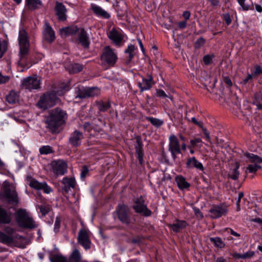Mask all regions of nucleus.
Segmentation results:
<instances>
[{
    "label": "nucleus",
    "instance_id": "nucleus-1",
    "mask_svg": "<svg viewBox=\"0 0 262 262\" xmlns=\"http://www.w3.org/2000/svg\"><path fill=\"white\" fill-rule=\"evenodd\" d=\"M67 118L66 112L56 107L50 111L49 116L46 117L45 123L51 133L57 134L59 132V127L66 123Z\"/></svg>",
    "mask_w": 262,
    "mask_h": 262
},
{
    "label": "nucleus",
    "instance_id": "nucleus-2",
    "mask_svg": "<svg viewBox=\"0 0 262 262\" xmlns=\"http://www.w3.org/2000/svg\"><path fill=\"white\" fill-rule=\"evenodd\" d=\"M67 118L66 112L56 107L50 111L49 116L46 117L45 123L51 133L57 134L59 132V127L66 123Z\"/></svg>",
    "mask_w": 262,
    "mask_h": 262
},
{
    "label": "nucleus",
    "instance_id": "nucleus-3",
    "mask_svg": "<svg viewBox=\"0 0 262 262\" xmlns=\"http://www.w3.org/2000/svg\"><path fill=\"white\" fill-rule=\"evenodd\" d=\"M15 220L18 225L21 228L34 229L37 227L33 219L23 209H18L15 213Z\"/></svg>",
    "mask_w": 262,
    "mask_h": 262
},
{
    "label": "nucleus",
    "instance_id": "nucleus-4",
    "mask_svg": "<svg viewBox=\"0 0 262 262\" xmlns=\"http://www.w3.org/2000/svg\"><path fill=\"white\" fill-rule=\"evenodd\" d=\"M19 56L20 60L18 61L19 64L23 62L26 59L29 52V40L27 32L24 29H21L19 31Z\"/></svg>",
    "mask_w": 262,
    "mask_h": 262
},
{
    "label": "nucleus",
    "instance_id": "nucleus-5",
    "mask_svg": "<svg viewBox=\"0 0 262 262\" xmlns=\"http://www.w3.org/2000/svg\"><path fill=\"white\" fill-rule=\"evenodd\" d=\"M4 231H0V242L4 244L10 245L14 242V238L24 239V237L18 234H15V229L10 226H5Z\"/></svg>",
    "mask_w": 262,
    "mask_h": 262
},
{
    "label": "nucleus",
    "instance_id": "nucleus-6",
    "mask_svg": "<svg viewBox=\"0 0 262 262\" xmlns=\"http://www.w3.org/2000/svg\"><path fill=\"white\" fill-rule=\"evenodd\" d=\"M58 98L55 93H47L40 97L37 105L40 108L46 110L54 106Z\"/></svg>",
    "mask_w": 262,
    "mask_h": 262
},
{
    "label": "nucleus",
    "instance_id": "nucleus-7",
    "mask_svg": "<svg viewBox=\"0 0 262 262\" xmlns=\"http://www.w3.org/2000/svg\"><path fill=\"white\" fill-rule=\"evenodd\" d=\"M4 194L9 203L13 205L18 204V198L15 187L7 181L4 183Z\"/></svg>",
    "mask_w": 262,
    "mask_h": 262
},
{
    "label": "nucleus",
    "instance_id": "nucleus-8",
    "mask_svg": "<svg viewBox=\"0 0 262 262\" xmlns=\"http://www.w3.org/2000/svg\"><path fill=\"white\" fill-rule=\"evenodd\" d=\"M118 219L122 223L128 225L130 223V210L124 204H119L116 211Z\"/></svg>",
    "mask_w": 262,
    "mask_h": 262
},
{
    "label": "nucleus",
    "instance_id": "nucleus-9",
    "mask_svg": "<svg viewBox=\"0 0 262 262\" xmlns=\"http://www.w3.org/2000/svg\"><path fill=\"white\" fill-rule=\"evenodd\" d=\"M168 149L171 152L173 160L177 158V155L181 153V147L177 137L174 135L170 136Z\"/></svg>",
    "mask_w": 262,
    "mask_h": 262
},
{
    "label": "nucleus",
    "instance_id": "nucleus-10",
    "mask_svg": "<svg viewBox=\"0 0 262 262\" xmlns=\"http://www.w3.org/2000/svg\"><path fill=\"white\" fill-rule=\"evenodd\" d=\"M117 59L116 55L110 47L107 46L104 48L101 56V59L102 61L112 66L116 63Z\"/></svg>",
    "mask_w": 262,
    "mask_h": 262
},
{
    "label": "nucleus",
    "instance_id": "nucleus-11",
    "mask_svg": "<svg viewBox=\"0 0 262 262\" xmlns=\"http://www.w3.org/2000/svg\"><path fill=\"white\" fill-rule=\"evenodd\" d=\"M144 203V200L142 196H140L136 199L133 208L137 213L148 216L150 215L151 211L147 208Z\"/></svg>",
    "mask_w": 262,
    "mask_h": 262
},
{
    "label": "nucleus",
    "instance_id": "nucleus-12",
    "mask_svg": "<svg viewBox=\"0 0 262 262\" xmlns=\"http://www.w3.org/2000/svg\"><path fill=\"white\" fill-rule=\"evenodd\" d=\"M40 86V80L36 77H28L23 80L21 87L23 89L31 91L33 89H39Z\"/></svg>",
    "mask_w": 262,
    "mask_h": 262
},
{
    "label": "nucleus",
    "instance_id": "nucleus-13",
    "mask_svg": "<svg viewBox=\"0 0 262 262\" xmlns=\"http://www.w3.org/2000/svg\"><path fill=\"white\" fill-rule=\"evenodd\" d=\"M77 241L78 243L82 246L85 250L89 249L91 248V242L89 233L85 229H82L79 230Z\"/></svg>",
    "mask_w": 262,
    "mask_h": 262
},
{
    "label": "nucleus",
    "instance_id": "nucleus-14",
    "mask_svg": "<svg viewBox=\"0 0 262 262\" xmlns=\"http://www.w3.org/2000/svg\"><path fill=\"white\" fill-rule=\"evenodd\" d=\"M136 143L135 144V154L139 160V163L142 164L143 163L144 152L143 149V143L142 139L140 136H137L135 138Z\"/></svg>",
    "mask_w": 262,
    "mask_h": 262
},
{
    "label": "nucleus",
    "instance_id": "nucleus-15",
    "mask_svg": "<svg viewBox=\"0 0 262 262\" xmlns=\"http://www.w3.org/2000/svg\"><path fill=\"white\" fill-rule=\"evenodd\" d=\"M53 172L57 175H63L67 169V163L62 160L54 161L52 163Z\"/></svg>",
    "mask_w": 262,
    "mask_h": 262
},
{
    "label": "nucleus",
    "instance_id": "nucleus-16",
    "mask_svg": "<svg viewBox=\"0 0 262 262\" xmlns=\"http://www.w3.org/2000/svg\"><path fill=\"white\" fill-rule=\"evenodd\" d=\"M210 216L213 219H216L226 215L227 212V208L224 206L216 205L213 206L209 211Z\"/></svg>",
    "mask_w": 262,
    "mask_h": 262
},
{
    "label": "nucleus",
    "instance_id": "nucleus-17",
    "mask_svg": "<svg viewBox=\"0 0 262 262\" xmlns=\"http://www.w3.org/2000/svg\"><path fill=\"white\" fill-rule=\"evenodd\" d=\"M108 38L112 40L116 45L121 46L122 45L123 39V35L118 32L116 29L113 28L108 34Z\"/></svg>",
    "mask_w": 262,
    "mask_h": 262
},
{
    "label": "nucleus",
    "instance_id": "nucleus-18",
    "mask_svg": "<svg viewBox=\"0 0 262 262\" xmlns=\"http://www.w3.org/2000/svg\"><path fill=\"white\" fill-rule=\"evenodd\" d=\"M83 136L82 133L78 130L73 132L69 138V143L73 146L77 147L81 143V140L83 139Z\"/></svg>",
    "mask_w": 262,
    "mask_h": 262
},
{
    "label": "nucleus",
    "instance_id": "nucleus-19",
    "mask_svg": "<svg viewBox=\"0 0 262 262\" xmlns=\"http://www.w3.org/2000/svg\"><path fill=\"white\" fill-rule=\"evenodd\" d=\"M43 39L49 42H51L55 39V34L52 28L49 23L45 22V28L43 32Z\"/></svg>",
    "mask_w": 262,
    "mask_h": 262
},
{
    "label": "nucleus",
    "instance_id": "nucleus-20",
    "mask_svg": "<svg viewBox=\"0 0 262 262\" xmlns=\"http://www.w3.org/2000/svg\"><path fill=\"white\" fill-rule=\"evenodd\" d=\"M29 184L30 187L37 190H43L46 193H49L52 191L51 188L46 183H39L35 179L31 180Z\"/></svg>",
    "mask_w": 262,
    "mask_h": 262
},
{
    "label": "nucleus",
    "instance_id": "nucleus-21",
    "mask_svg": "<svg viewBox=\"0 0 262 262\" xmlns=\"http://www.w3.org/2000/svg\"><path fill=\"white\" fill-rule=\"evenodd\" d=\"M55 9L59 20L64 21L67 19V9L65 6L61 3L56 2Z\"/></svg>",
    "mask_w": 262,
    "mask_h": 262
},
{
    "label": "nucleus",
    "instance_id": "nucleus-22",
    "mask_svg": "<svg viewBox=\"0 0 262 262\" xmlns=\"http://www.w3.org/2000/svg\"><path fill=\"white\" fill-rule=\"evenodd\" d=\"M62 183L64 185L62 187L63 194L68 193L70 188H74L76 185V182L74 178L65 177L62 180Z\"/></svg>",
    "mask_w": 262,
    "mask_h": 262
},
{
    "label": "nucleus",
    "instance_id": "nucleus-23",
    "mask_svg": "<svg viewBox=\"0 0 262 262\" xmlns=\"http://www.w3.org/2000/svg\"><path fill=\"white\" fill-rule=\"evenodd\" d=\"M78 39L81 45L85 48H88L90 41L86 32L83 28L80 29L79 31Z\"/></svg>",
    "mask_w": 262,
    "mask_h": 262
},
{
    "label": "nucleus",
    "instance_id": "nucleus-24",
    "mask_svg": "<svg viewBox=\"0 0 262 262\" xmlns=\"http://www.w3.org/2000/svg\"><path fill=\"white\" fill-rule=\"evenodd\" d=\"M154 84L152 77L150 75L148 76V79L144 78L142 82H139L138 85L140 89V92H142L144 91L149 90Z\"/></svg>",
    "mask_w": 262,
    "mask_h": 262
},
{
    "label": "nucleus",
    "instance_id": "nucleus-25",
    "mask_svg": "<svg viewBox=\"0 0 262 262\" xmlns=\"http://www.w3.org/2000/svg\"><path fill=\"white\" fill-rule=\"evenodd\" d=\"M187 225V224L185 221L178 220L173 224H169L168 226L173 231L177 233L184 229Z\"/></svg>",
    "mask_w": 262,
    "mask_h": 262
},
{
    "label": "nucleus",
    "instance_id": "nucleus-26",
    "mask_svg": "<svg viewBox=\"0 0 262 262\" xmlns=\"http://www.w3.org/2000/svg\"><path fill=\"white\" fill-rule=\"evenodd\" d=\"M80 29L76 26H71L68 27L62 28L60 29V34L62 36L67 37L69 35H73L78 32Z\"/></svg>",
    "mask_w": 262,
    "mask_h": 262
},
{
    "label": "nucleus",
    "instance_id": "nucleus-27",
    "mask_svg": "<svg viewBox=\"0 0 262 262\" xmlns=\"http://www.w3.org/2000/svg\"><path fill=\"white\" fill-rule=\"evenodd\" d=\"M186 164L188 168H196L201 170H203L204 169L202 164L199 162L194 157L188 158Z\"/></svg>",
    "mask_w": 262,
    "mask_h": 262
},
{
    "label": "nucleus",
    "instance_id": "nucleus-28",
    "mask_svg": "<svg viewBox=\"0 0 262 262\" xmlns=\"http://www.w3.org/2000/svg\"><path fill=\"white\" fill-rule=\"evenodd\" d=\"M245 156L249 159V162L255 163V166H257L256 170L261 168V166L258 165V163H262V159L257 155L251 153H245Z\"/></svg>",
    "mask_w": 262,
    "mask_h": 262
},
{
    "label": "nucleus",
    "instance_id": "nucleus-29",
    "mask_svg": "<svg viewBox=\"0 0 262 262\" xmlns=\"http://www.w3.org/2000/svg\"><path fill=\"white\" fill-rule=\"evenodd\" d=\"M91 9L94 13L98 16L104 18H108L110 17V14L99 6H96L94 4H92Z\"/></svg>",
    "mask_w": 262,
    "mask_h": 262
},
{
    "label": "nucleus",
    "instance_id": "nucleus-30",
    "mask_svg": "<svg viewBox=\"0 0 262 262\" xmlns=\"http://www.w3.org/2000/svg\"><path fill=\"white\" fill-rule=\"evenodd\" d=\"M11 222V217L10 214L8 213L6 210L0 206V223L8 224Z\"/></svg>",
    "mask_w": 262,
    "mask_h": 262
},
{
    "label": "nucleus",
    "instance_id": "nucleus-31",
    "mask_svg": "<svg viewBox=\"0 0 262 262\" xmlns=\"http://www.w3.org/2000/svg\"><path fill=\"white\" fill-rule=\"evenodd\" d=\"M66 69L70 74H74L81 72L83 66L78 63H71L66 67Z\"/></svg>",
    "mask_w": 262,
    "mask_h": 262
},
{
    "label": "nucleus",
    "instance_id": "nucleus-32",
    "mask_svg": "<svg viewBox=\"0 0 262 262\" xmlns=\"http://www.w3.org/2000/svg\"><path fill=\"white\" fill-rule=\"evenodd\" d=\"M239 167V163L238 162H236L235 163V167L233 169H230L229 172L228 177L233 180H237L239 174V172L238 170Z\"/></svg>",
    "mask_w": 262,
    "mask_h": 262
},
{
    "label": "nucleus",
    "instance_id": "nucleus-33",
    "mask_svg": "<svg viewBox=\"0 0 262 262\" xmlns=\"http://www.w3.org/2000/svg\"><path fill=\"white\" fill-rule=\"evenodd\" d=\"M26 4L29 9L31 10L38 9L42 5L40 0H26Z\"/></svg>",
    "mask_w": 262,
    "mask_h": 262
},
{
    "label": "nucleus",
    "instance_id": "nucleus-34",
    "mask_svg": "<svg viewBox=\"0 0 262 262\" xmlns=\"http://www.w3.org/2000/svg\"><path fill=\"white\" fill-rule=\"evenodd\" d=\"M176 181L179 188L181 189L187 188L190 186L189 183L187 182L185 179L182 176H177L176 178Z\"/></svg>",
    "mask_w": 262,
    "mask_h": 262
},
{
    "label": "nucleus",
    "instance_id": "nucleus-35",
    "mask_svg": "<svg viewBox=\"0 0 262 262\" xmlns=\"http://www.w3.org/2000/svg\"><path fill=\"white\" fill-rule=\"evenodd\" d=\"M81 256L79 250L77 249L73 250L69 257V262H81Z\"/></svg>",
    "mask_w": 262,
    "mask_h": 262
},
{
    "label": "nucleus",
    "instance_id": "nucleus-36",
    "mask_svg": "<svg viewBox=\"0 0 262 262\" xmlns=\"http://www.w3.org/2000/svg\"><path fill=\"white\" fill-rule=\"evenodd\" d=\"M76 98L84 99L87 98L86 87L78 86L75 90Z\"/></svg>",
    "mask_w": 262,
    "mask_h": 262
},
{
    "label": "nucleus",
    "instance_id": "nucleus-37",
    "mask_svg": "<svg viewBox=\"0 0 262 262\" xmlns=\"http://www.w3.org/2000/svg\"><path fill=\"white\" fill-rule=\"evenodd\" d=\"M6 100L10 104L15 103L18 101V96L15 92L12 91L7 96Z\"/></svg>",
    "mask_w": 262,
    "mask_h": 262
},
{
    "label": "nucleus",
    "instance_id": "nucleus-38",
    "mask_svg": "<svg viewBox=\"0 0 262 262\" xmlns=\"http://www.w3.org/2000/svg\"><path fill=\"white\" fill-rule=\"evenodd\" d=\"M87 98L94 97L100 94V90L97 87H86Z\"/></svg>",
    "mask_w": 262,
    "mask_h": 262
},
{
    "label": "nucleus",
    "instance_id": "nucleus-39",
    "mask_svg": "<svg viewBox=\"0 0 262 262\" xmlns=\"http://www.w3.org/2000/svg\"><path fill=\"white\" fill-rule=\"evenodd\" d=\"M209 240L217 248H223L225 246V244L220 237H210Z\"/></svg>",
    "mask_w": 262,
    "mask_h": 262
},
{
    "label": "nucleus",
    "instance_id": "nucleus-40",
    "mask_svg": "<svg viewBox=\"0 0 262 262\" xmlns=\"http://www.w3.org/2000/svg\"><path fill=\"white\" fill-rule=\"evenodd\" d=\"M50 259L51 262H69L66 257L59 254H54L51 256Z\"/></svg>",
    "mask_w": 262,
    "mask_h": 262
},
{
    "label": "nucleus",
    "instance_id": "nucleus-41",
    "mask_svg": "<svg viewBox=\"0 0 262 262\" xmlns=\"http://www.w3.org/2000/svg\"><path fill=\"white\" fill-rule=\"evenodd\" d=\"M7 41L0 38V58H1L5 54L7 50Z\"/></svg>",
    "mask_w": 262,
    "mask_h": 262
},
{
    "label": "nucleus",
    "instance_id": "nucleus-42",
    "mask_svg": "<svg viewBox=\"0 0 262 262\" xmlns=\"http://www.w3.org/2000/svg\"><path fill=\"white\" fill-rule=\"evenodd\" d=\"M98 109L100 112H104L111 107V103L109 101H100L97 102Z\"/></svg>",
    "mask_w": 262,
    "mask_h": 262
},
{
    "label": "nucleus",
    "instance_id": "nucleus-43",
    "mask_svg": "<svg viewBox=\"0 0 262 262\" xmlns=\"http://www.w3.org/2000/svg\"><path fill=\"white\" fill-rule=\"evenodd\" d=\"M239 5L242 7L244 10H248L253 9V5L252 2L245 3V0H237Z\"/></svg>",
    "mask_w": 262,
    "mask_h": 262
},
{
    "label": "nucleus",
    "instance_id": "nucleus-44",
    "mask_svg": "<svg viewBox=\"0 0 262 262\" xmlns=\"http://www.w3.org/2000/svg\"><path fill=\"white\" fill-rule=\"evenodd\" d=\"M134 51L135 47L132 45L128 46L127 48L125 50V53L129 54L128 59L126 61V63H129L133 59L134 56V54H133Z\"/></svg>",
    "mask_w": 262,
    "mask_h": 262
},
{
    "label": "nucleus",
    "instance_id": "nucleus-45",
    "mask_svg": "<svg viewBox=\"0 0 262 262\" xmlns=\"http://www.w3.org/2000/svg\"><path fill=\"white\" fill-rule=\"evenodd\" d=\"M146 119L149 121L153 125L157 127L161 126L163 123V122L160 119L150 117H147Z\"/></svg>",
    "mask_w": 262,
    "mask_h": 262
},
{
    "label": "nucleus",
    "instance_id": "nucleus-46",
    "mask_svg": "<svg viewBox=\"0 0 262 262\" xmlns=\"http://www.w3.org/2000/svg\"><path fill=\"white\" fill-rule=\"evenodd\" d=\"M41 154H48L53 152L52 147L50 146H43L39 149Z\"/></svg>",
    "mask_w": 262,
    "mask_h": 262
},
{
    "label": "nucleus",
    "instance_id": "nucleus-47",
    "mask_svg": "<svg viewBox=\"0 0 262 262\" xmlns=\"http://www.w3.org/2000/svg\"><path fill=\"white\" fill-rule=\"evenodd\" d=\"M38 208L39 209L40 212L43 215L47 214L50 210V207L46 205L39 206Z\"/></svg>",
    "mask_w": 262,
    "mask_h": 262
},
{
    "label": "nucleus",
    "instance_id": "nucleus-48",
    "mask_svg": "<svg viewBox=\"0 0 262 262\" xmlns=\"http://www.w3.org/2000/svg\"><path fill=\"white\" fill-rule=\"evenodd\" d=\"M213 55H206L203 57V61L206 65H208L212 62L213 58L214 57Z\"/></svg>",
    "mask_w": 262,
    "mask_h": 262
},
{
    "label": "nucleus",
    "instance_id": "nucleus-49",
    "mask_svg": "<svg viewBox=\"0 0 262 262\" xmlns=\"http://www.w3.org/2000/svg\"><path fill=\"white\" fill-rule=\"evenodd\" d=\"M202 140L200 138H195L193 140H191L190 141V145L188 146V148H192L197 145L198 143H201Z\"/></svg>",
    "mask_w": 262,
    "mask_h": 262
},
{
    "label": "nucleus",
    "instance_id": "nucleus-50",
    "mask_svg": "<svg viewBox=\"0 0 262 262\" xmlns=\"http://www.w3.org/2000/svg\"><path fill=\"white\" fill-rule=\"evenodd\" d=\"M205 43V39L203 37H200L195 42V48H200Z\"/></svg>",
    "mask_w": 262,
    "mask_h": 262
},
{
    "label": "nucleus",
    "instance_id": "nucleus-51",
    "mask_svg": "<svg viewBox=\"0 0 262 262\" xmlns=\"http://www.w3.org/2000/svg\"><path fill=\"white\" fill-rule=\"evenodd\" d=\"M255 100L254 103L256 104L257 102L262 101V93L259 91L254 94Z\"/></svg>",
    "mask_w": 262,
    "mask_h": 262
},
{
    "label": "nucleus",
    "instance_id": "nucleus-52",
    "mask_svg": "<svg viewBox=\"0 0 262 262\" xmlns=\"http://www.w3.org/2000/svg\"><path fill=\"white\" fill-rule=\"evenodd\" d=\"M83 128L88 132H92L93 129L95 130V127L92 126L89 122H85L83 124Z\"/></svg>",
    "mask_w": 262,
    "mask_h": 262
},
{
    "label": "nucleus",
    "instance_id": "nucleus-53",
    "mask_svg": "<svg viewBox=\"0 0 262 262\" xmlns=\"http://www.w3.org/2000/svg\"><path fill=\"white\" fill-rule=\"evenodd\" d=\"M89 172L88 168L86 165H83L82 167V170L80 174V177L82 179H84L86 174Z\"/></svg>",
    "mask_w": 262,
    "mask_h": 262
},
{
    "label": "nucleus",
    "instance_id": "nucleus-54",
    "mask_svg": "<svg viewBox=\"0 0 262 262\" xmlns=\"http://www.w3.org/2000/svg\"><path fill=\"white\" fill-rule=\"evenodd\" d=\"M224 20L228 26L229 25L232 21L230 16L228 13L224 14Z\"/></svg>",
    "mask_w": 262,
    "mask_h": 262
},
{
    "label": "nucleus",
    "instance_id": "nucleus-55",
    "mask_svg": "<svg viewBox=\"0 0 262 262\" xmlns=\"http://www.w3.org/2000/svg\"><path fill=\"white\" fill-rule=\"evenodd\" d=\"M60 220L59 217L56 218V221L54 225V230L55 232H58L60 228Z\"/></svg>",
    "mask_w": 262,
    "mask_h": 262
},
{
    "label": "nucleus",
    "instance_id": "nucleus-56",
    "mask_svg": "<svg viewBox=\"0 0 262 262\" xmlns=\"http://www.w3.org/2000/svg\"><path fill=\"white\" fill-rule=\"evenodd\" d=\"M254 255V252L253 251H249L247 252L246 253L243 254V259L250 258L253 257Z\"/></svg>",
    "mask_w": 262,
    "mask_h": 262
},
{
    "label": "nucleus",
    "instance_id": "nucleus-57",
    "mask_svg": "<svg viewBox=\"0 0 262 262\" xmlns=\"http://www.w3.org/2000/svg\"><path fill=\"white\" fill-rule=\"evenodd\" d=\"M157 96L159 97H167V95L162 90H157Z\"/></svg>",
    "mask_w": 262,
    "mask_h": 262
},
{
    "label": "nucleus",
    "instance_id": "nucleus-58",
    "mask_svg": "<svg viewBox=\"0 0 262 262\" xmlns=\"http://www.w3.org/2000/svg\"><path fill=\"white\" fill-rule=\"evenodd\" d=\"M256 167L257 166H255L254 165L250 164L248 166L247 169L249 170V172H255L256 170Z\"/></svg>",
    "mask_w": 262,
    "mask_h": 262
},
{
    "label": "nucleus",
    "instance_id": "nucleus-59",
    "mask_svg": "<svg viewBox=\"0 0 262 262\" xmlns=\"http://www.w3.org/2000/svg\"><path fill=\"white\" fill-rule=\"evenodd\" d=\"M9 79V77L8 76H4L0 73V84L7 82Z\"/></svg>",
    "mask_w": 262,
    "mask_h": 262
},
{
    "label": "nucleus",
    "instance_id": "nucleus-60",
    "mask_svg": "<svg viewBox=\"0 0 262 262\" xmlns=\"http://www.w3.org/2000/svg\"><path fill=\"white\" fill-rule=\"evenodd\" d=\"M210 3V5L212 7H216L219 6V0H207Z\"/></svg>",
    "mask_w": 262,
    "mask_h": 262
},
{
    "label": "nucleus",
    "instance_id": "nucleus-61",
    "mask_svg": "<svg viewBox=\"0 0 262 262\" xmlns=\"http://www.w3.org/2000/svg\"><path fill=\"white\" fill-rule=\"evenodd\" d=\"M262 73V69L259 66H256L255 67V69L254 72V74L256 75H259Z\"/></svg>",
    "mask_w": 262,
    "mask_h": 262
},
{
    "label": "nucleus",
    "instance_id": "nucleus-62",
    "mask_svg": "<svg viewBox=\"0 0 262 262\" xmlns=\"http://www.w3.org/2000/svg\"><path fill=\"white\" fill-rule=\"evenodd\" d=\"M193 210H194V212L195 214V215L199 217H203V214L202 213H201V212L200 211V209L198 208H196V207H194L193 208Z\"/></svg>",
    "mask_w": 262,
    "mask_h": 262
},
{
    "label": "nucleus",
    "instance_id": "nucleus-63",
    "mask_svg": "<svg viewBox=\"0 0 262 262\" xmlns=\"http://www.w3.org/2000/svg\"><path fill=\"white\" fill-rule=\"evenodd\" d=\"M224 82L227 84L229 86H231L232 85V82L230 79V78L229 77H225L224 78Z\"/></svg>",
    "mask_w": 262,
    "mask_h": 262
},
{
    "label": "nucleus",
    "instance_id": "nucleus-64",
    "mask_svg": "<svg viewBox=\"0 0 262 262\" xmlns=\"http://www.w3.org/2000/svg\"><path fill=\"white\" fill-rule=\"evenodd\" d=\"M203 133L205 136L207 140L209 142L210 141V137L209 136V133L206 128H203Z\"/></svg>",
    "mask_w": 262,
    "mask_h": 262
}]
</instances>
